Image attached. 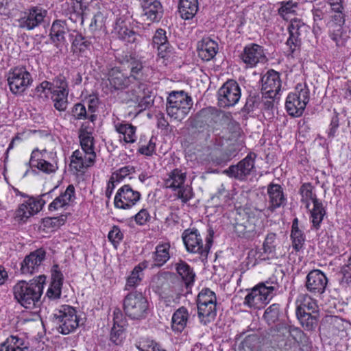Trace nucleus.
Segmentation results:
<instances>
[{
	"mask_svg": "<svg viewBox=\"0 0 351 351\" xmlns=\"http://www.w3.org/2000/svg\"><path fill=\"white\" fill-rule=\"evenodd\" d=\"M46 276L40 275L29 282H19L14 287V294L18 302L25 308H38L42 295Z\"/></svg>",
	"mask_w": 351,
	"mask_h": 351,
	"instance_id": "1",
	"label": "nucleus"
},
{
	"mask_svg": "<svg viewBox=\"0 0 351 351\" xmlns=\"http://www.w3.org/2000/svg\"><path fill=\"white\" fill-rule=\"evenodd\" d=\"M80 148L74 151L71 157L70 167L76 172H83L93 166L96 158L94 138L90 132L82 128L80 131Z\"/></svg>",
	"mask_w": 351,
	"mask_h": 351,
	"instance_id": "2",
	"label": "nucleus"
},
{
	"mask_svg": "<svg viewBox=\"0 0 351 351\" xmlns=\"http://www.w3.org/2000/svg\"><path fill=\"white\" fill-rule=\"evenodd\" d=\"M37 95L40 97H51L54 107L59 111H64L67 107L69 94L68 84L62 75L56 77L53 83L47 81L41 82L36 88Z\"/></svg>",
	"mask_w": 351,
	"mask_h": 351,
	"instance_id": "3",
	"label": "nucleus"
},
{
	"mask_svg": "<svg viewBox=\"0 0 351 351\" xmlns=\"http://www.w3.org/2000/svg\"><path fill=\"white\" fill-rule=\"evenodd\" d=\"M193 101L184 91L172 92L167 98V113L171 119L180 121L189 112Z\"/></svg>",
	"mask_w": 351,
	"mask_h": 351,
	"instance_id": "4",
	"label": "nucleus"
},
{
	"mask_svg": "<svg viewBox=\"0 0 351 351\" xmlns=\"http://www.w3.org/2000/svg\"><path fill=\"white\" fill-rule=\"evenodd\" d=\"M149 303L141 292L132 291L123 300L124 312L132 319L145 318L149 313Z\"/></svg>",
	"mask_w": 351,
	"mask_h": 351,
	"instance_id": "5",
	"label": "nucleus"
},
{
	"mask_svg": "<svg viewBox=\"0 0 351 351\" xmlns=\"http://www.w3.org/2000/svg\"><path fill=\"white\" fill-rule=\"evenodd\" d=\"M54 317L60 332L68 335L74 332L80 324L82 319L77 310L69 305H62L55 311Z\"/></svg>",
	"mask_w": 351,
	"mask_h": 351,
	"instance_id": "6",
	"label": "nucleus"
},
{
	"mask_svg": "<svg viewBox=\"0 0 351 351\" xmlns=\"http://www.w3.org/2000/svg\"><path fill=\"white\" fill-rule=\"evenodd\" d=\"M186 172L185 170L175 169L167 175L165 180V185L167 188L172 189L177 193L178 198L186 203L193 197L192 187L185 184Z\"/></svg>",
	"mask_w": 351,
	"mask_h": 351,
	"instance_id": "7",
	"label": "nucleus"
},
{
	"mask_svg": "<svg viewBox=\"0 0 351 351\" xmlns=\"http://www.w3.org/2000/svg\"><path fill=\"white\" fill-rule=\"evenodd\" d=\"M310 92L304 84H299L294 91L290 93L286 99L285 108L291 117H300L309 101Z\"/></svg>",
	"mask_w": 351,
	"mask_h": 351,
	"instance_id": "8",
	"label": "nucleus"
},
{
	"mask_svg": "<svg viewBox=\"0 0 351 351\" xmlns=\"http://www.w3.org/2000/svg\"><path fill=\"white\" fill-rule=\"evenodd\" d=\"M278 286L276 284H260L254 287L245 297L244 304L254 309L262 308L272 299Z\"/></svg>",
	"mask_w": 351,
	"mask_h": 351,
	"instance_id": "9",
	"label": "nucleus"
},
{
	"mask_svg": "<svg viewBox=\"0 0 351 351\" xmlns=\"http://www.w3.org/2000/svg\"><path fill=\"white\" fill-rule=\"evenodd\" d=\"M216 295L208 288L203 289L197 299L198 317L204 324L210 322L216 316Z\"/></svg>",
	"mask_w": 351,
	"mask_h": 351,
	"instance_id": "10",
	"label": "nucleus"
},
{
	"mask_svg": "<svg viewBox=\"0 0 351 351\" xmlns=\"http://www.w3.org/2000/svg\"><path fill=\"white\" fill-rule=\"evenodd\" d=\"M31 169L36 168L45 173H55L58 169V157L54 151L34 150L29 161Z\"/></svg>",
	"mask_w": 351,
	"mask_h": 351,
	"instance_id": "11",
	"label": "nucleus"
},
{
	"mask_svg": "<svg viewBox=\"0 0 351 351\" xmlns=\"http://www.w3.org/2000/svg\"><path fill=\"white\" fill-rule=\"evenodd\" d=\"M8 85L13 94L23 93L32 84V77L24 66L11 68L6 75Z\"/></svg>",
	"mask_w": 351,
	"mask_h": 351,
	"instance_id": "12",
	"label": "nucleus"
},
{
	"mask_svg": "<svg viewBox=\"0 0 351 351\" xmlns=\"http://www.w3.org/2000/svg\"><path fill=\"white\" fill-rule=\"evenodd\" d=\"M49 194H43L38 198L29 197L21 204L15 212V219L20 222H25L30 217L37 214L46 202L44 199Z\"/></svg>",
	"mask_w": 351,
	"mask_h": 351,
	"instance_id": "13",
	"label": "nucleus"
},
{
	"mask_svg": "<svg viewBox=\"0 0 351 351\" xmlns=\"http://www.w3.org/2000/svg\"><path fill=\"white\" fill-rule=\"evenodd\" d=\"M141 193L134 190L130 185L125 184L118 189L114 198V207L128 210L134 207L141 199Z\"/></svg>",
	"mask_w": 351,
	"mask_h": 351,
	"instance_id": "14",
	"label": "nucleus"
},
{
	"mask_svg": "<svg viewBox=\"0 0 351 351\" xmlns=\"http://www.w3.org/2000/svg\"><path fill=\"white\" fill-rule=\"evenodd\" d=\"M241 96L238 83L234 80L227 81L218 91V101L221 107H230L236 105Z\"/></svg>",
	"mask_w": 351,
	"mask_h": 351,
	"instance_id": "15",
	"label": "nucleus"
},
{
	"mask_svg": "<svg viewBox=\"0 0 351 351\" xmlns=\"http://www.w3.org/2000/svg\"><path fill=\"white\" fill-rule=\"evenodd\" d=\"M47 10L38 7L32 8L21 14L17 19L18 26L27 30L34 29L43 21Z\"/></svg>",
	"mask_w": 351,
	"mask_h": 351,
	"instance_id": "16",
	"label": "nucleus"
},
{
	"mask_svg": "<svg viewBox=\"0 0 351 351\" xmlns=\"http://www.w3.org/2000/svg\"><path fill=\"white\" fill-rule=\"evenodd\" d=\"M240 58L247 68H253L258 63L265 62L266 56L262 46L250 43L243 48L240 54Z\"/></svg>",
	"mask_w": 351,
	"mask_h": 351,
	"instance_id": "17",
	"label": "nucleus"
},
{
	"mask_svg": "<svg viewBox=\"0 0 351 351\" xmlns=\"http://www.w3.org/2000/svg\"><path fill=\"white\" fill-rule=\"evenodd\" d=\"M341 0H315L313 9L315 21H320L326 17L330 12L335 14H343Z\"/></svg>",
	"mask_w": 351,
	"mask_h": 351,
	"instance_id": "18",
	"label": "nucleus"
},
{
	"mask_svg": "<svg viewBox=\"0 0 351 351\" xmlns=\"http://www.w3.org/2000/svg\"><path fill=\"white\" fill-rule=\"evenodd\" d=\"M152 45L153 47L158 50L157 62L167 65L171 57L172 51L165 30L159 29L156 32L153 36Z\"/></svg>",
	"mask_w": 351,
	"mask_h": 351,
	"instance_id": "19",
	"label": "nucleus"
},
{
	"mask_svg": "<svg viewBox=\"0 0 351 351\" xmlns=\"http://www.w3.org/2000/svg\"><path fill=\"white\" fill-rule=\"evenodd\" d=\"M184 245L188 252L191 253L204 254L210 249V243L206 246L203 244L202 238L197 230H186L182 236ZM210 243V241H208Z\"/></svg>",
	"mask_w": 351,
	"mask_h": 351,
	"instance_id": "20",
	"label": "nucleus"
},
{
	"mask_svg": "<svg viewBox=\"0 0 351 351\" xmlns=\"http://www.w3.org/2000/svg\"><path fill=\"white\" fill-rule=\"evenodd\" d=\"M334 22L329 25V35L330 38L336 43L337 47L344 46L349 38L343 25L345 19L343 14L332 16Z\"/></svg>",
	"mask_w": 351,
	"mask_h": 351,
	"instance_id": "21",
	"label": "nucleus"
},
{
	"mask_svg": "<svg viewBox=\"0 0 351 351\" xmlns=\"http://www.w3.org/2000/svg\"><path fill=\"white\" fill-rule=\"evenodd\" d=\"M261 81L263 94L266 97L274 98L280 90L281 80L279 73L269 70L263 76Z\"/></svg>",
	"mask_w": 351,
	"mask_h": 351,
	"instance_id": "22",
	"label": "nucleus"
},
{
	"mask_svg": "<svg viewBox=\"0 0 351 351\" xmlns=\"http://www.w3.org/2000/svg\"><path fill=\"white\" fill-rule=\"evenodd\" d=\"M114 128L121 143L131 144L137 140L136 127L125 121H114Z\"/></svg>",
	"mask_w": 351,
	"mask_h": 351,
	"instance_id": "23",
	"label": "nucleus"
},
{
	"mask_svg": "<svg viewBox=\"0 0 351 351\" xmlns=\"http://www.w3.org/2000/svg\"><path fill=\"white\" fill-rule=\"evenodd\" d=\"M45 252L38 249L26 256L21 264V271L23 274H32L38 271L45 260Z\"/></svg>",
	"mask_w": 351,
	"mask_h": 351,
	"instance_id": "24",
	"label": "nucleus"
},
{
	"mask_svg": "<svg viewBox=\"0 0 351 351\" xmlns=\"http://www.w3.org/2000/svg\"><path fill=\"white\" fill-rule=\"evenodd\" d=\"M130 24L128 17L121 16L115 21L112 32L114 36L127 43H133L136 40V34L129 27Z\"/></svg>",
	"mask_w": 351,
	"mask_h": 351,
	"instance_id": "25",
	"label": "nucleus"
},
{
	"mask_svg": "<svg viewBox=\"0 0 351 351\" xmlns=\"http://www.w3.org/2000/svg\"><path fill=\"white\" fill-rule=\"evenodd\" d=\"M327 283L328 279L326 275L319 269L311 271L306 276V287L311 293L315 294L324 293Z\"/></svg>",
	"mask_w": 351,
	"mask_h": 351,
	"instance_id": "26",
	"label": "nucleus"
},
{
	"mask_svg": "<svg viewBox=\"0 0 351 351\" xmlns=\"http://www.w3.org/2000/svg\"><path fill=\"white\" fill-rule=\"evenodd\" d=\"M254 167V161L252 157L247 155L237 165H232L224 171L228 176L239 180H244L249 176Z\"/></svg>",
	"mask_w": 351,
	"mask_h": 351,
	"instance_id": "27",
	"label": "nucleus"
},
{
	"mask_svg": "<svg viewBox=\"0 0 351 351\" xmlns=\"http://www.w3.org/2000/svg\"><path fill=\"white\" fill-rule=\"evenodd\" d=\"M75 199V187L70 184L64 192L61 193L49 204L48 209L49 211L65 210L73 204Z\"/></svg>",
	"mask_w": 351,
	"mask_h": 351,
	"instance_id": "28",
	"label": "nucleus"
},
{
	"mask_svg": "<svg viewBox=\"0 0 351 351\" xmlns=\"http://www.w3.org/2000/svg\"><path fill=\"white\" fill-rule=\"evenodd\" d=\"M86 8V3L82 0H69L62 5L64 14L73 22H77L79 20L83 21V14Z\"/></svg>",
	"mask_w": 351,
	"mask_h": 351,
	"instance_id": "29",
	"label": "nucleus"
},
{
	"mask_svg": "<svg viewBox=\"0 0 351 351\" xmlns=\"http://www.w3.org/2000/svg\"><path fill=\"white\" fill-rule=\"evenodd\" d=\"M62 282L63 275L58 266H53L51 269V282L46 293L49 299L55 300L60 297Z\"/></svg>",
	"mask_w": 351,
	"mask_h": 351,
	"instance_id": "30",
	"label": "nucleus"
},
{
	"mask_svg": "<svg viewBox=\"0 0 351 351\" xmlns=\"http://www.w3.org/2000/svg\"><path fill=\"white\" fill-rule=\"evenodd\" d=\"M218 51V44L209 38L202 40L198 45V56L204 61L212 60Z\"/></svg>",
	"mask_w": 351,
	"mask_h": 351,
	"instance_id": "31",
	"label": "nucleus"
},
{
	"mask_svg": "<svg viewBox=\"0 0 351 351\" xmlns=\"http://www.w3.org/2000/svg\"><path fill=\"white\" fill-rule=\"evenodd\" d=\"M189 313L184 307H180L177 309L171 317V329L177 334H180L186 328L189 319Z\"/></svg>",
	"mask_w": 351,
	"mask_h": 351,
	"instance_id": "32",
	"label": "nucleus"
},
{
	"mask_svg": "<svg viewBox=\"0 0 351 351\" xmlns=\"http://www.w3.org/2000/svg\"><path fill=\"white\" fill-rule=\"evenodd\" d=\"M27 346L21 335H11L0 344V351H25Z\"/></svg>",
	"mask_w": 351,
	"mask_h": 351,
	"instance_id": "33",
	"label": "nucleus"
},
{
	"mask_svg": "<svg viewBox=\"0 0 351 351\" xmlns=\"http://www.w3.org/2000/svg\"><path fill=\"white\" fill-rule=\"evenodd\" d=\"M173 267L186 287L193 284L195 274L193 269L187 263L180 260L173 264Z\"/></svg>",
	"mask_w": 351,
	"mask_h": 351,
	"instance_id": "34",
	"label": "nucleus"
},
{
	"mask_svg": "<svg viewBox=\"0 0 351 351\" xmlns=\"http://www.w3.org/2000/svg\"><path fill=\"white\" fill-rule=\"evenodd\" d=\"M306 209L310 215V219L313 227L315 229H319L324 217L326 214V209L324 207L322 201H315L309 206L308 208Z\"/></svg>",
	"mask_w": 351,
	"mask_h": 351,
	"instance_id": "35",
	"label": "nucleus"
},
{
	"mask_svg": "<svg viewBox=\"0 0 351 351\" xmlns=\"http://www.w3.org/2000/svg\"><path fill=\"white\" fill-rule=\"evenodd\" d=\"M170 247V243L168 242L161 243L156 245L152 256L154 266L161 267L169 260L171 257Z\"/></svg>",
	"mask_w": 351,
	"mask_h": 351,
	"instance_id": "36",
	"label": "nucleus"
},
{
	"mask_svg": "<svg viewBox=\"0 0 351 351\" xmlns=\"http://www.w3.org/2000/svg\"><path fill=\"white\" fill-rule=\"evenodd\" d=\"M291 239L292 247L295 252H300L303 250L306 237L303 230L299 227L297 218H295L292 223Z\"/></svg>",
	"mask_w": 351,
	"mask_h": 351,
	"instance_id": "37",
	"label": "nucleus"
},
{
	"mask_svg": "<svg viewBox=\"0 0 351 351\" xmlns=\"http://www.w3.org/2000/svg\"><path fill=\"white\" fill-rule=\"evenodd\" d=\"M267 193L270 204L269 209L271 210H273L276 208H278L285 204V198L282 193V189L280 185L274 184H270L267 189Z\"/></svg>",
	"mask_w": 351,
	"mask_h": 351,
	"instance_id": "38",
	"label": "nucleus"
},
{
	"mask_svg": "<svg viewBox=\"0 0 351 351\" xmlns=\"http://www.w3.org/2000/svg\"><path fill=\"white\" fill-rule=\"evenodd\" d=\"M108 80L114 89L123 88L131 82L130 77L117 68L111 69Z\"/></svg>",
	"mask_w": 351,
	"mask_h": 351,
	"instance_id": "39",
	"label": "nucleus"
},
{
	"mask_svg": "<svg viewBox=\"0 0 351 351\" xmlns=\"http://www.w3.org/2000/svg\"><path fill=\"white\" fill-rule=\"evenodd\" d=\"M198 8L197 0H179L178 10L181 17L185 20L193 19Z\"/></svg>",
	"mask_w": 351,
	"mask_h": 351,
	"instance_id": "40",
	"label": "nucleus"
},
{
	"mask_svg": "<svg viewBox=\"0 0 351 351\" xmlns=\"http://www.w3.org/2000/svg\"><path fill=\"white\" fill-rule=\"evenodd\" d=\"M149 263L143 261L135 266L128 277L125 284V289H130L138 285L142 280L144 269L148 267Z\"/></svg>",
	"mask_w": 351,
	"mask_h": 351,
	"instance_id": "41",
	"label": "nucleus"
},
{
	"mask_svg": "<svg viewBox=\"0 0 351 351\" xmlns=\"http://www.w3.org/2000/svg\"><path fill=\"white\" fill-rule=\"evenodd\" d=\"M296 313L302 311L318 313V306L315 300L306 294H300L296 300Z\"/></svg>",
	"mask_w": 351,
	"mask_h": 351,
	"instance_id": "42",
	"label": "nucleus"
},
{
	"mask_svg": "<svg viewBox=\"0 0 351 351\" xmlns=\"http://www.w3.org/2000/svg\"><path fill=\"white\" fill-rule=\"evenodd\" d=\"M143 16L149 21H155L162 16V5L158 1L145 3L143 6Z\"/></svg>",
	"mask_w": 351,
	"mask_h": 351,
	"instance_id": "43",
	"label": "nucleus"
},
{
	"mask_svg": "<svg viewBox=\"0 0 351 351\" xmlns=\"http://www.w3.org/2000/svg\"><path fill=\"white\" fill-rule=\"evenodd\" d=\"M301 202L305 208H308L311 204L319 200L314 191V187L310 183H304L300 189Z\"/></svg>",
	"mask_w": 351,
	"mask_h": 351,
	"instance_id": "44",
	"label": "nucleus"
},
{
	"mask_svg": "<svg viewBox=\"0 0 351 351\" xmlns=\"http://www.w3.org/2000/svg\"><path fill=\"white\" fill-rule=\"evenodd\" d=\"M296 315L300 324L306 330H312L315 328L318 319V313L302 311V313H296Z\"/></svg>",
	"mask_w": 351,
	"mask_h": 351,
	"instance_id": "45",
	"label": "nucleus"
},
{
	"mask_svg": "<svg viewBox=\"0 0 351 351\" xmlns=\"http://www.w3.org/2000/svg\"><path fill=\"white\" fill-rule=\"evenodd\" d=\"M298 3L292 0L283 1L279 3L278 14L285 20L288 21L292 19L295 16Z\"/></svg>",
	"mask_w": 351,
	"mask_h": 351,
	"instance_id": "46",
	"label": "nucleus"
},
{
	"mask_svg": "<svg viewBox=\"0 0 351 351\" xmlns=\"http://www.w3.org/2000/svg\"><path fill=\"white\" fill-rule=\"evenodd\" d=\"M67 32L65 22L58 20L53 23L50 36L53 42H62L64 40V36Z\"/></svg>",
	"mask_w": 351,
	"mask_h": 351,
	"instance_id": "47",
	"label": "nucleus"
},
{
	"mask_svg": "<svg viewBox=\"0 0 351 351\" xmlns=\"http://www.w3.org/2000/svg\"><path fill=\"white\" fill-rule=\"evenodd\" d=\"M134 172L135 169L133 166H124L119 169L112 174L111 180L112 181H117V183H119L127 178L130 179L132 178V176L134 173Z\"/></svg>",
	"mask_w": 351,
	"mask_h": 351,
	"instance_id": "48",
	"label": "nucleus"
},
{
	"mask_svg": "<svg viewBox=\"0 0 351 351\" xmlns=\"http://www.w3.org/2000/svg\"><path fill=\"white\" fill-rule=\"evenodd\" d=\"M276 234L275 233H268L263 243V251L271 257L275 256L276 246Z\"/></svg>",
	"mask_w": 351,
	"mask_h": 351,
	"instance_id": "49",
	"label": "nucleus"
},
{
	"mask_svg": "<svg viewBox=\"0 0 351 351\" xmlns=\"http://www.w3.org/2000/svg\"><path fill=\"white\" fill-rule=\"evenodd\" d=\"M66 217L63 216L56 217H47L43 220V226L45 228L49 229L53 231L59 228L64 224Z\"/></svg>",
	"mask_w": 351,
	"mask_h": 351,
	"instance_id": "50",
	"label": "nucleus"
},
{
	"mask_svg": "<svg viewBox=\"0 0 351 351\" xmlns=\"http://www.w3.org/2000/svg\"><path fill=\"white\" fill-rule=\"evenodd\" d=\"M279 313L280 305L278 304H273L265 310L263 317L269 324H271L278 320Z\"/></svg>",
	"mask_w": 351,
	"mask_h": 351,
	"instance_id": "51",
	"label": "nucleus"
},
{
	"mask_svg": "<svg viewBox=\"0 0 351 351\" xmlns=\"http://www.w3.org/2000/svg\"><path fill=\"white\" fill-rule=\"evenodd\" d=\"M307 27L299 19H291V23L289 25V34L291 36L298 38L302 32L306 30Z\"/></svg>",
	"mask_w": 351,
	"mask_h": 351,
	"instance_id": "52",
	"label": "nucleus"
},
{
	"mask_svg": "<svg viewBox=\"0 0 351 351\" xmlns=\"http://www.w3.org/2000/svg\"><path fill=\"white\" fill-rule=\"evenodd\" d=\"M109 241L112 245L117 247L120 242L123 239V233L121 230L120 228L117 226H114L110 230L108 235Z\"/></svg>",
	"mask_w": 351,
	"mask_h": 351,
	"instance_id": "53",
	"label": "nucleus"
},
{
	"mask_svg": "<svg viewBox=\"0 0 351 351\" xmlns=\"http://www.w3.org/2000/svg\"><path fill=\"white\" fill-rule=\"evenodd\" d=\"M256 337L255 336H247L241 343L238 351H256L255 345L256 343Z\"/></svg>",
	"mask_w": 351,
	"mask_h": 351,
	"instance_id": "54",
	"label": "nucleus"
},
{
	"mask_svg": "<svg viewBox=\"0 0 351 351\" xmlns=\"http://www.w3.org/2000/svg\"><path fill=\"white\" fill-rule=\"evenodd\" d=\"M169 274L166 272L158 274L154 276L151 282L152 287L158 290L163 287L167 283V278Z\"/></svg>",
	"mask_w": 351,
	"mask_h": 351,
	"instance_id": "55",
	"label": "nucleus"
},
{
	"mask_svg": "<svg viewBox=\"0 0 351 351\" xmlns=\"http://www.w3.org/2000/svg\"><path fill=\"white\" fill-rule=\"evenodd\" d=\"M134 219L137 225L144 226L150 220L151 216L147 209L142 208L134 216Z\"/></svg>",
	"mask_w": 351,
	"mask_h": 351,
	"instance_id": "56",
	"label": "nucleus"
},
{
	"mask_svg": "<svg viewBox=\"0 0 351 351\" xmlns=\"http://www.w3.org/2000/svg\"><path fill=\"white\" fill-rule=\"evenodd\" d=\"M73 47L75 51L84 53L90 48V43L85 40L82 36L76 37L73 43Z\"/></svg>",
	"mask_w": 351,
	"mask_h": 351,
	"instance_id": "57",
	"label": "nucleus"
},
{
	"mask_svg": "<svg viewBox=\"0 0 351 351\" xmlns=\"http://www.w3.org/2000/svg\"><path fill=\"white\" fill-rule=\"evenodd\" d=\"M137 348L139 351H166L154 341L140 343Z\"/></svg>",
	"mask_w": 351,
	"mask_h": 351,
	"instance_id": "58",
	"label": "nucleus"
},
{
	"mask_svg": "<svg viewBox=\"0 0 351 351\" xmlns=\"http://www.w3.org/2000/svg\"><path fill=\"white\" fill-rule=\"evenodd\" d=\"M155 149L156 141L154 138H152L147 145L141 146L138 151L141 154L152 156L155 152Z\"/></svg>",
	"mask_w": 351,
	"mask_h": 351,
	"instance_id": "59",
	"label": "nucleus"
},
{
	"mask_svg": "<svg viewBox=\"0 0 351 351\" xmlns=\"http://www.w3.org/2000/svg\"><path fill=\"white\" fill-rule=\"evenodd\" d=\"M73 116L77 119H83L86 117V110L84 104H76L73 109Z\"/></svg>",
	"mask_w": 351,
	"mask_h": 351,
	"instance_id": "60",
	"label": "nucleus"
},
{
	"mask_svg": "<svg viewBox=\"0 0 351 351\" xmlns=\"http://www.w3.org/2000/svg\"><path fill=\"white\" fill-rule=\"evenodd\" d=\"M286 45L289 47V55H293L300 46V40L298 38L289 36Z\"/></svg>",
	"mask_w": 351,
	"mask_h": 351,
	"instance_id": "61",
	"label": "nucleus"
},
{
	"mask_svg": "<svg viewBox=\"0 0 351 351\" xmlns=\"http://www.w3.org/2000/svg\"><path fill=\"white\" fill-rule=\"evenodd\" d=\"M123 334V329L119 328L117 329L115 326H114L112 328L111 332H110V339L112 341H113L116 344H119L121 342V339L119 337Z\"/></svg>",
	"mask_w": 351,
	"mask_h": 351,
	"instance_id": "62",
	"label": "nucleus"
},
{
	"mask_svg": "<svg viewBox=\"0 0 351 351\" xmlns=\"http://www.w3.org/2000/svg\"><path fill=\"white\" fill-rule=\"evenodd\" d=\"M341 272L347 282L351 280V257L348 259L347 264L343 267Z\"/></svg>",
	"mask_w": 351,
	"mask_h": 351,
	"instance_id": "63",
	"label": "nucleus"
},
{
	"mask_svg": "<svg viewBox=\"0 0 351 351\" xmlns=\"http://www.w3.org/2000/svg\"><path fill=\"white\" fill-rule=\"evenodd\" d=\"M88 110L93 112H95V108L98 104V100L95 97H90L87 100Z\"/></svg>",
	"mask_w": 351,
	"mask_h": 351,
	"instance_id": "64",
	"label": "nucleus"
}]
</instances>
